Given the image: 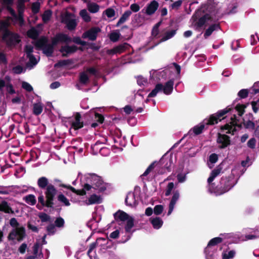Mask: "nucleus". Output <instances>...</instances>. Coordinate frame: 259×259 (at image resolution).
I'll list each match as a JSON object with an SVG mask.
<instances>
[{
	"label": "nucleus",
	"mask_w": 259,
	"mask_h": 259,
	"mask_svg": "<svg viewBox=\"0 0 259 259\" xmlns=\"http://www.w3.org/2000/svg\"><path fill=\"white\" fill-rule=\"evenodd\" d=\"M234 176L230 175L228 177L221 178L219 184L213 190L216 195H222L229 191L236 184Z\"/></svg>",
	"instance_id": "6"
},
{
	"label": "nucleus",
	"mask_w": 259,
	"mask_h": 259,
	"mask_svg": "<svg viewBox=\"0 0 259 259\" xmlns=\"http://www.w3.org/2000/svg\"><path fill=\"white\" fill-rule=\"evenodd\" d=\"M80 17L85 22H89L91 20V17L87 11L85 9H83L80 11L79 13Z\"/></svg>",
	"instance_id": "38"
},
{
	"label": "nucleus",
	"mask_w": 259,
	"mask_h": 259,
	"mask_svg": "<svg viewBox=\"0 0 259 259\" xmlns=\"http://www.w3.org/2000/svg\"><path fill=\"white\" fill-rule=\"evenodd\" d=\"M60 42L57 38V35L52 39L51 44L49 42L48 39L45 36H41L35 41V46L37 50H41L43 53L47 56L50 57L54 52V47Z\"/></svg>",
	"instance_id": "5"
},
{
	"label": "nucleus",
	"mask_w": 259,
	"mask_h": 259,
	"mask_svg": "<svg viewBox=\"0 0 259 259\" xmlns=\"http://www.w3.org/2000/svg\"><path fill=\"white\" fill-rule=\"evenodd\" d=\"M25 236V229L21 226L14 228L10 233L8 238L11 240L21 241Z\"/></svg>",
	"instance_id": "8"
},
{
	"label": "nucleus",
	"mask_w": 259,
	"mask_h": 259,
	"mask_svg": "<svg viewBox=\"0 0 259 259\" xmlns=\"http://www.w3.org/2000/svg\"><path fill=\"white\" fill-rule=\"evenodd\" d=\"M47 230L49 235H53L56 232L55 226L53 224L48 225Z\"/></svg>",
	"instance_id": "60"
},
{
	"label": "nucleus",
	"mask_w": 259,
	"mask_h": 259,
	"mask_svg": "<svg viewBox=\"0 0 259 259\" xmlns=\"http://www.w3.org/2000/svg\"><path fill=\"white\" fill-rule=\"evenodd\" d=\"M97 36V28H94L85 33L82 35V37L84 38H89L91 40H94L96 39Z\"/></svg>",
	"instance_id": "21"
},
{
	"label": "nucleus",
	"mask_w": 259,
	"mask_h": 259,
	"mask_svg": "<svg viewBox=\"0 0 259 259\" xmlns=\"http://www.w3.org/2000/svg\"><path fill=\"white\" fill-rule=\"evenodd\" d=\"M27 57L29 59V61L27 64V66L31 69L37 64L39 58L37 59L33 55L27 56Z\"/></svg>",
	"instance_id": "29"
},
{
	"label": "nucleus",
	"mask_w": 259,
	"mask_h": 259,
	"mask_svg": "<svg viewBox=\"0 0 259 259\" xmlns=\"http://www.w3.org/2000/svg\"><path fill=\"white\" fill-rule=\"evenodd\" d=\"M162 83H157L156 84L154 89L148 94V98H152L156 96L157 94L162 91Z\"/></svg>",
	"instance_id": "31"
},
{
	"label": "nucleus",
	"mask_w": 259,
	"mask_h": 259,
	"mask_svg": "<svg viewBox=\"0 0 259 259\" xmlns=\"http://www.w3.org/2000/svg\"><path fill=\"white\" fill-rule=\"evenodd\" d=\"M105 14L107 17L112 18L114 16L115 12L113 9L108 8L105 11Z\"/></svg>",
	"instance_id": "61"
},
{
	"label": "nucleus",
	"mask_w": 259,
	"mask_h": 259,
	"mask_svg": "<svg viewBox=\"0 0 259 259\" xmlns=\"http://www.w3.org/2000/svg\"><path fill=\"white\" fill-rule=\"evenodd\" d=\"M158 7V3L156 1L153 0L149 4H147L146 7L145 13L148 16H151L155 13Z\"/></svg>",
	"instance_id": "13"
},
{
	"label": "nucleus",
	"mask_w": 259,
	"mask_h": 259,
	"mask_svg": "<svg viewBox=\"0 0 259 259\" xmlns=\"http://www.w3.org/2000/svg\"><path fill=\"white\" fill-rule=\"evenodd\" d=\"M97 214L96 211L93 213V218L87 223V226L91 230L95 231L97 227V221H96Z\"/></svg>",
	"instance_id": "27"
},
{
	"label": "nucleus",
	"mask_w": 259,
	"mask_h": 259,
	"mask_svg": "<svg viewBox=\"0 0 259 259\" xmlns=\"http://www.w3.org/2000/svg\"><path fill=\"white\" fill-rule=\"evenodd\" d=\"M176 34V30H171L170 31H166L164 35L161 38V39L157 42L155 43L153 46L150 47L149 49H152L158 45L159 44L164 42L171 38H172Z\"/></svg>",
	"instance_id": "15"
},
{
	"label": "nucleus",
	"mask_w": 259,
	"mask_h": 259,
	"mask_svg": "<svg viewBox=\"0 0 259 259\" xmlns=\"http://www.w3.org/2000/svg\"><path fill=\"white\" fill-rule=\"evenodd\" d=\"M83 126V123L81 121V115L77 113L75 115L74 121L72 122L71 127L75 130L81 128Z\"/></svg>",
	"instance_id": "19"
},
{
	"label": "nucleus",
	"mask_w": 259,
	"mask_h": 259,
	"mask_svg": "<svg viewBox=\"0 0 259 259\" xmlns=\"http://www.w3.org/2000/svg\"><path fill=\"white\" fill-rule=\"evenodd\" d=\"M215 178L212 177L211 175L207 179V182L208 183V190L211 193L213 192V186H214V183H212Z\"/></svg>",
	"instance_id": "43"
},
{
	"label": "nucleus",
	"mask_w": 259,
	"mask_h": 259,
	"mask_svg": "<svg viewBox=\"0 0 259 259\" xmlns=\"http://www.w3.org/2000/svg\"><path fill=\"white\" fill-rule=\"evenodd\" d=\"M223 168V164L222 163L218 165L210 173V175L214 178L217 177L222 171Z\"/></svg>",
	"instance_id": "37"
},
{
	"label": "nucleus",
	"mask_w": 259,
	"mask_h": 259,
	"mask_svg": "<svg viewBox=\"0 0 259 259\" xmlns=\"http://www.w3.org/2000/svg\"><path fill=\"white\" fill-rule=\"evenodd\" d=\"M88 9L91 13L97 12V5L95 3H89L88 5Z\"/></svg>",
	"instance_id": "58"
},
{
	"label": "nucleus",
	"mask_w": 259,
	"mask_h": 259,
	"mask_svg": "<svg viewBox=\"0 0 259 259\" xmlns=\"http://www.w3.org/2000/svg\"><path fill=\"white\" fill-rule=\"evenodd\" d=\"M78 178H80L82 184V190H76L70 185L63 184L61 186L67 188L78 195H88L89 197L84 201V203L87 205L96 203L97 191L95 183L97 180V175L95 174H87L83 176L81 172H78Z\"/></svg>",
	"instance_id": "2"
},
{
	"label": "nucleus",
	"mask_w": 259,
	"mask_h": 259,
	"mask_svg": "<svg viewBox=\"0 0 259 259\" xmlns=\"http://www.w3.org/2000/svg\"><path fill=\"white\" fill-rule=\"evenodd\" d=\"M192 18L193 25L196 29H198L203 27L206 22L211 19V17L209 14H205L198 19L196 14H194Z\"/></svg>",
	"instance_id": "10"
},
{
	"label": "nucleus",
	"mask_w": 259,
	"mask_h": 259,
	"mask_svg": "<svg viewBox=\"0 0 259 259\" xmlns=\"http://www.w3.org/2000/svg\"><path fill=\"white\" fill-rule=\"evenodd\" d=\"M156 161H154L150 164L148 168L146 169L145 172L141 176V177L147 176L155 167V164Z\"/></svg>",
	"instance_id": "45"
},
{
	"label": "nucleus",
	"mask_w": 259,
	"mask_h": 259,
	"mask_svg": "<svg viewBox=\"0 0 259 259\" xmlns=\"http://www.w3.org/2000/svg\"><path fill=\"white\" fill-rule=\"evenodd\" d=\"M67 28L70 30L74 29L77 25V22L75 19L68 20L66 22Z\"/></svg>",
	"instance_id": "41"
},
{
	"label": "nucleus",
	"mask_w": 259,
	"mask_h": 259,
	"mask_svg": "<svg viewBox=\"0 0 259 259\" xmlns=\"http://www.w3.org/2000/svg\"><path fill=\"white\" fill-rule=\"evenodd\" d=\"M174 187V184L172 182H170L168 184L165 191V195L166 196H169L172 190Z\"/></svg>",
	"instance_id": "56"
},
{
	"label": "nucleus",
	"mask_w": 259,
	"mask_h": 259,
	"mask_svg": "<svg viewBox=\"0 0 259 259\" xmlns=\"http://www.w3.org/2000/svg\"><path fill=\"white\" fill-rule=\"evenodd\" d=\"M243 124L245 128H246L254 130L255 128L254 123L250 120H248L246 122L244 121Z\"/></svg>",
	"instance_id": "51"
},
{
	"label": "nucleus",
	"mask_w": 259,
	"mask_h": 259,
	"mask_svg": "<svg viewBox=\"0 0 259 259\" xmlns=\"http://www.w3.org/2000/svg\"><path fill=\"white\" fill-rule=\"evenodd\" d=\"M150 222L155 229H160L162 227L163 223L162 219L158 217L155 218H151L150 219Z\"/></svg>",
	"instance_id": "22"
},
{
	"label": "nucleus",
	"mask_w": 259,
	"mask_h": 259,
	"mask_svg": "<svg viewBox=\"0 0 259 259\" xmlns=\"http://www.w3.org/2000/svg\"><path fill=\"white\" fill-rule=\"evenodd\" d=\"M24 71V68L20 65H17L13 68V71L16 74H20Z\"/></svg>",
	"instance_id": "63"
},
{
	"label": "nucleus",
	"mask_w": 259,
	"mask_h": 259,
	"mask_svg": "<svg viewBox=\"0 0 259 259\" xmlns=\"http://www.w3.org/2000/svg\"><path fill=\"white\" fill-rule=\"evenodd\" d=\"M126 221L124 229L127 233L131 232L132 228L134 226V219L132 217H130Z\"/></svg>",
	"instance_id": "33"
},
{
	"label": "nucleus",
	"mask_w": 259,
	"mask_h": 259,
	"mask_svg": "<svg viewBox=\"0 0 259 259\" xmlns=\"http://www.w3.org/2000/svg\"><path fill=\"white\" fill-rule=\"evenodd\" d=\"M131 14L132 12L130 10H127L124 12L116 23L115 26L119 27L121 24L126 21L129 19Z\"/></svg>",
	"instance_id": "25"
},
{
	"label": "nucleus",
	"mask_w": 259,
	"mask_h": 259,
	"mask_svg": "<svg viewBox=\"0 0 259 259\" xmlns=\"http://www.w3.org/2000/svg\"><path fill=\"white\" fill-rule=\"evenodd\" d=\"M79 80L81 83L85 84L89 80V76L86 72H82L80 74Z\"/></svg>",
	"instance_id": "47"
},
{
	"label": "nucleus",
	"mask_w": 259,
	"mask_h": 259,
	"mask_svg": "<svg viewBox=\"0 0 259 259\" xmlns=\"http://www.w3.org/2000/svg\"><path fill=\"white\" fill-rule=\"evenodd\" d=\"M58 200L60 202L64 204L65 206H69L70 204L69 200L62 194L58 195Z\"/></svg>",
	"instance_id": "42"
},
{
	"label": "nucleus",
	"mask_w": 259,
	"mask_h": 259,
	"mask_svg": "<svg viewBox=\"0 0 259 259\" xmlns=\"http://www.w3.org/2000/svg\"><path fill=\"white\" fill-rule=\"evenodd\" d=\"M120 36V34L119 32L113 31L109 34V37L111 41L115 42L119 40Z\"/></svg>",
	"instance_id": "36"
},
{
	"label": "nucleus",
	"mask_w": 259,
	"mask_h": 259,
	"mask_svg": "<svg viewBox=\"0 0 259 259\" xmlns=\"http://www.w3.org/2000/svg\"><path fill=\"white\" fill-rule=\"evenodd\" d=\"M24 51L27 56L32 55V53L33 51V46L31 45H26L25 47Z\"/></svg>",
	"instance_id": "54"
},
{
	"label": "nucleus",
	"mask_w": 259,
	"mask_h": 259,
	"mask_svg": "<svg viewBox=\"0 0 259 259\" xmlns=\"http://www.w3.org/2000/svg\"><path fill=\"white\" fill-rule=\"evenodd\" d=\"M235 252L234 250H230L228 254L225 252L222 253V259H230L233 258L235 256Z\"/></svg>",
	"instance_id": "50"
},
{
	"label": "nucleus",
	"mask_w": 259,
	"mask_h": 259,
	"mask_svg": "<svg viewBox=\"0 0 259 259\" xmlns=\"http://www.w3.org/2000/svg\"><path fill=\"white\" fill-rule=\"evenodd\" d=\"M15 90L13 85L9 80L0 78V95L4 96L7 94H13Z\"/></svg>",
	"instance_id": "9"
},
{
	"label": "nucleus",
	"mask_w": 259,
	"mask_h": 259,
	"mask_svg": "<svg viewBox=\"0 0 259 259\" xmlns=\"http://www.w3.org/2000/svg\"><path fill=\"white\" fill-rule=\"evenodd\" d=\"M238 96L241 99H245L248 96V91L247 89H242L238 93Z\"/></svg>",
	"instance_id": "52"
},
{
	"label": "nucleus",
	"mask_w": 259,
	"mask_h": 259,
	"mask_svg": "<svg viewBox=\"0 0 259 259\" xmlns=\"http://www.w3.org/2000/svg\"><path fill=\"white\" fill-rule=\"evenodd\" d=\"M183 0H178L170 5V8L173 10H178L182 6Z\"/></svg>",
	"instance_id": "49"
},
{
	"label": "nucleus",
	"mask_w": 259,
	"mask_h": 259,
	"mask_svg": "<svg viewBox=\"0 0 259 259\" xmlns=\"http://www.w3.org/2000/svg\"><path fill=\"white\" fill-rule=\"evenodd\" d=\"M179 196L180 194L179 191L178 190L174 191L173 196L169 204L167 215H169L172 212L175 205L179 198Z\"/></svg>",
	"instance_id": "16"
},
{
	"label": "nucleus",
	"mask_w": 259,
	"mask_h": 259,
	"mask_svg": "<svg viewBox=\"0 0 259 259\" xmlns=\"http://www.w3.org/2000/svg\"><path fill=\"white\" fill-rule=\"evenodd\" d=\"M37 184L40 189L45 190L46 198L45 200L42 193L41 192L38 197V202L42 206H51L54 204L53 201L57 193V189L54 185L49 183V180L45 177L39 178L37 180Z\"/></svg>",
	"instance_id": "3"
},
{
	"label": "nucleus",
	"mask_w": 259,
	"mask_h": 259,
	"mask_svg": "<svg viewBox=\"0 0 259 259\" xmlns=\"http://www.w3.org/2000/svg\"><path fill=\"white\" fill-rule=\"evenodd\" d=\"M130 217L127 213L121 210H118L114 214V219L117 222H125Z\"/></svg>",
	"instance_id": "17"
},
{
	"label": "nucleus",
	"mask_w": 259,
	"mask_h": 259,
	"mask_svg": "<svg viewBox=\"0 0 259 259\" xmlns=\"http://www.w3.org/2000/svg\"><path fill=\"white\" fill-rule=\"evenodd\" d=\"M23 200L26 203L30 205H34L36 203L35 196L33 194L26 195L23 198Z\"/></svg>",
	"instance_id": "32"
},
{
	"label": "nucleus",
	"mask_w": 259,
	"mask_h": 259,
	"mask_svg": "<svg viewBox=\"0 0 259 259\" xmlns=\"http://www.w3.org/2000/svg\"><path fill=\"white\" fill-rule=\"evenodd\" d=\"M41 245L38 242H36L34 244L33 247V254L34 255V256L35 257L37 256L39 250L40 249Z\"/></svg>",
	"instance_id": "59"
},
{
	"label": "nucleus",
	"mask_w": 259,
	"mask_h": 259,
	"mask_svg": "<svg viewBox=\"0 0 259 259\" xmlns=\"http://www.w3.org/2000/svg\"><path fill=\"white\" fill-rule=\"evenodd\" d=\"M163 210V206L161 204L156 205L153 209L154 213L157 215L162 213Z\"/></svg>",
	"instance_id": "48"
},
{
	"label": "nucleus",
	"mask_w": 259,
	"mask_h": 259,
	"mask_svg": "<svg viewBox=\"0 0 259 259\" xmlns=\"http://www.w3.org/2000/svg\"><path fill=\"white\" fill-rule=\"evenodd\" d=\"M97 242V239L96 240V242L91 244L90 248L88 251V254L90 259H97L96 249Z\"/></svg>",
	"instance_id": "24"
},
{
	"label": "nucleus",
	"mask_w": 259,
	"mask_h": 259,
	"mask_svg": "<svg viewBox=\"0 0 259 259\" xmlns=\"http://www.w3.org/2000/svg\"><path fill=\"white\" fill-rule=\"evenodd\" d=\"M28 37L33 39L32 44L35 46V41L38 40L37 38L39 35V32L34 28H32L27 31Z\"/></svg>",
	"instance_id": "26"
},
{
	"label": "nucleus",
	"mask_w": 259,
	"mask_h": 259,
	"mask_svg": "<svg viewBox=\"0 0 259 259\" xmlns=\"http://www.w3.org/2000/svg\"><path fill=\"white\" fill-rule=\"evenodd\" d=\"M52 15V11L50 10L45 11L42 16V21L45 23H47L51 19Z\"/></svg>",
	"instance_id": "39"
},
{
	"label": "nucleus",
	"mask_w": 259,
	"mask_h": 259,
	"mask_svg": "<svg viewBox=\"0 0 259 259\" xmlns=\"http://www.w3.org/2000/svg\"><path fill=\"white\" fill-rule=\"evenodd\" d=\"M43 105L40 102L34 103L33 105V112L36 115H39L42 111Z\"/></svg>",
	"instance_id": "30"
},
{
	"label": "nucleus",
	"mask_w": 259,
	"mask_h": 259,
	"mask_svg": "<svg viewBox=\"0 0 259 259\" xmlns=\"http://www.w3.org/2000/svg\"><path fill=\"white\" fill-rule=\"evenodd\" d=\"M25 2L18 1L17 9L18 15L11 7H8V11L12 16L5 20H0V38L1 40L6 44L8 48H12L20 41V37L17 33L12 32L9 29L10 21L14 23L18 22L22 25L24 23L23 18V12L25 9Z\"/></svg>",
	"instance_id": "1"
},
{
	"label": "nucleus",
	"mask_w": 259,
	"mask_h": 259,
	"mask_svg": "<svg viewBox=\"0 0 259 259\" xmlns=\"http://www.w3.org/2000/svg\"><path fill=\"white\" fill-rule=\"evenodd\" d=\"M248 105V103L247 104H238L236 107L235 109L238 112V114L240 116H242L243 114L245 112V109L247 107V106Z\"/></svg>",
	"instance_id": "35"
},
{
	"label": "nucleus",
	"mask_w": 259,
	"mask_h": 259,
	"mask_svg": "<svg viewBox=\"0 0 259 259\" xmlns=\"http://www.w3.org/2000/svg\"><path fill=\"white\" fill-rule=\"evenodd\" d=\"M156 161H154L150 164L148 168L146 169L145 172L141 176V177L147 176L155 167V164Z\"/></svg>",
	"instance_id": "44"
},
{
	"label": "nucleus",
	"mask_w": 259,
	"mask_h": 259,
	"mask_svg": "<svg viewBox=\"0 0 259 259\" xmlns=\"http://www.w3.org/2000/svg\"><path fill=\"white\" fill-rule=\"evenodd\" d=\"M223 241V239L221 237H218L211 239L208 242L207 246H215Z\"/></svg>",
	"instance_id": "40"
},
{
	"label": "nucleus",
	"mask_w": 259,
	"mask_h": 259,
	"mask_svg": "<svg viewBox=\"0 0 259 259\" xmlns=\"http://www.w3.org/2000/svg\"><path fill=\"white\" fill-rule=\"evenodd\" d=\"M110 149L107 147H102L100 148L99 153L104 156H107L110 154Z\"/></svg>",
	"instance_id": "57"
},
{
	"label": "nucleus",
	"mask_w": 259,
	"mask_h": 259,
	"mask_svg": "<svg viewBox=\"0 0 259 259\" xmlns=\"http://www.w3.org/2000/svg\"><path fill=\"white\" fill-rule=\"evenodd\" d=\"M217 142L220 144L218 147L219 149H225L231 144L230 137L227 135L218 133L217 134Z\"/></svg>",
	"instance_id": "12"
},
{
	"label": "nucleus",
	"mask_w": 259,
	"mask_h": 259,
	"mask_svg": "<svg viewBox=\"0 0 259 259\" xmlns=\"http://www.w3.org/2000/svg\"><path fill=\"white\" fill-rule=\"evenodd\" d=\"M40 9V4L38 2H35L32 4L31 9L34 14H36L39 12Z\"/></svg>",
	"instance_id": "55"
},
{
	"label": "nucleus",
	"mask_w": 259,
	"mask_h": 259,
	"mask_svg": "<svg viewBox=\"0 0 259 259\" xmlns=\"http://www.w3.org/2000/svg\"><path fill=\"white\" fill-rule=\"evenodd\" d=\"M156 161H154L150 164L148 168L146 169L145 172L141 176V177L147 176L155 167V164Z\"/></svg>",
	"instance_id": "46"
},
{
	"label": "nucleus",
	"mask_w": 259,
	"mask_h": 259,
	"mask_svg": "<svg viewBox=\"0 0 259 259\" xmlns=\"http://www.w3.org/2000/svg\"><path fill=\"white\" fill-rule=\"evenodd\" d=\"M232 108L229 106L223 110H220L215 114L210 115L208 119H205L204 120V123H200L199 125H197L193 127L192 128L193 133L195 135L201 134L204 127L205 124L206 125H213L218 123L219 121H221L225 118V115L232 110Z\"/></svg>",
	"instance_id": "4"
},
{
	"label": "nucleus",
	"mask_w": 259,
	"mask_h": 259,
	"mask_svg": "<svg viewBox=\"0 0 259 259\" xmlns=\"http://www.w3.org/2000/svg\"><path fill=\"white\" fill-rule=\"evenodd\" d=\"M130 46V45L124 42L114 47L111 49L107 50L106 52L109 56L120 54L128 49Z\"/></svg>",
	"instance_id": "11"
},
{
	"label": "nucleus",
	"mask_w": 259,
	"mask_h": 259,
	"mask_svg": "<svg viewBox=\"0 0 259 259\" xmlns=\"http://www.w3.org/2000/svg\"><path fill=\"white\" fill-rule=\"evenodd\" d=\"M0 211L6 213H13V211L8 204V202L4 200L0 201Z\"/></svg>",
	"instance_id": "28"
},
{
	"label": "nucleus",
	"mask_w": 259,
	"mask_h": 259,
	"mask_svg": "<svg viewBox=\"0 0 259 259\" xmlns=\"http://www.w3.org/2000/svg\"><path fill=\"white\" fill-rule=\"evenodd\" d=\"M160 163H165L164 167L167 171H171V164L172 163L171 158H161L160 160Z\"/></svg>",
	"instance_id": "34"
},
{
	"label": "nucleus",
	"mask_w": 259,
	"mask_h": 259,
	"mask_svg": "<svg viewBox=\"0 0 259 259\" xmlns=\"http://www.w3.org/2000/svg\"><path fill=\"white\" fill-rule=\"evenodd\" d=\"M218 160V156L215 153H212L209 157V161L211 163H215Z\"/></svg>",
	"instance_id": "64"
},
{
	"label": "nucleus",
	"mask_w": 259,
	"mask_h": 259,
	"mask_svg": "<svg viewBox=\"0 0 259 259\" xmlns=\"http://www.w3.org/2000/svg\"><path fill=\"white\" fill-rule=\"evenodd\" d=\"M77 49V47L74 45L71 46L65 45L61 47L60 52L62 54L63 56H68L70 54L76 52Z\"/></svg>",
	"instance_id": "14"
},
{
	"label": "nucleus",
	"mask_w": 259,
	"mask_h": 259,
	"mask_svg": "<svg viewBox=\"0 0 259 259\" xmlns=\"http://www.w3.org/2000/svg\"><path fill=\"white\" fill-rule=\"evenodd\" d=\"M174 81L172 79H170L165 82L164 85L162 84V91L166 95H170L173 91Z\"/></svg>",
	"instance_id": "18"
},
{
	"label": "nucleus",
	"mask_w": 259,
	"mask_h": 259,
	"mask_svg": "<svg viewBox=\"0 0 259 259\" xmlns=\"http://www.w3.org/2000/svg\"><path fill=\"white\" fill-rule=\"evenodd\" d=\"M111 187L110 183H105L103 181V178L98 176V193L104 192L105 191L108 190Z\"/></svg>",
	"instance_id": "20"
},
{
	"label": "nucleus",
	"mask_w": 259,
	"mask_h": 259,
	"mask_svg": "<svg viewBox=\"0 0 259 259\" xmlns=\"http://www.w3.org/2000/svg\"><path fill=\"white\" fill-rule=\"evenodd\" d=\"M38 217L42 222L49 221L50 220L49 215L46 213H40L39 214Z\"/></svg>",
	"instance_id": "62"
},
{
	"label": "nucleus",
	"mask_w": 259,
	"mask_h": 259,
	"mask_svg": "<svg viewBox=\"0 0 259 259\" xmlns=\"http://www.w3.org/2000/svg\"><path fill=\"white\" fill-rule=\"evenodd\" d=\"M231 122L225 124L224 125L221 126V130L222 131L227 130V134H231L234 135L235 133L237 131L236 127L239 128H242L241 124H239L238 122L239 120L237 119L236 115H233L231 117Z\"/></svg>",
	"instance_id": "7"
},
{
	"label": "nucleus",
	"mask_w": 259,
	"mask_h": 259,
	"mask_svg": "<svg viewBox=\"0 0 259 259\" xmlns=\"http://www.w3.org/2000/svg\"><path fill=\"white\" fill-rule=\"evenodd\" d=\"M57 38L60 42L68 44L72 41V38L68 35L63 33H59L57 34Z\"/></svg>",
	"instance_id": "23"
},
{
	"label": "nucleus",
	"mask_w": 259,
	"mask_h": 259,
	"mask_svg": "<svg viewBox=\"0 0 259 259\" xmlns=\"http://www.w3.org/2000/svg\"><path fill=\"white\" fill-rule=\"evenodd\" d=\"M251 105L253 111L256 113L258 112L259 109V99L256 101H252Z\"/></svg>",
	"instance_id": "53"
}]
</instances>
